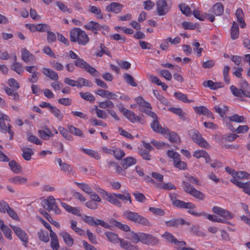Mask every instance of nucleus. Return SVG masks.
<instances>
[{"label": "nucleus", "instance_id": "11", "mask_svg": "<svg viewBox=\"0 0 250 250\" xmlns=\"http://www.w3.org/2000/svg\"><path fill=\"white\" fill-rule=\"evenodd\" d=\"M232 122L240 123H246V121L244 116H240L237 114H234L233 115L228 117V119L226 121V122L228 125V128L230 130H233V127L232 125Z\"/></svg>", "mask_w": 250, "mask_h": 250}, {"label": "nucleus", "instance_id": "27", "mask_svg": "<svg viewBox=\"0 0 250 250\" xmlns=\"http://www.w3.org/2000/svg\"><path fill=\"white\" fill-rule=\"evenodd\" d=\"M203 85L206 87H209L212 90H216L223 87L222 83H214L211 80L204 81L203 83Z\"/></svg>", "mask_w": 250, "mask_h": 250}, {"label": "nucleus", "instance_id": "1", "mask_svg": "<svg viewBox=\"0 0 250 250\" xmlns=\"http://www.w3.org/2000/svg\"><path fill=\"white\" fill-rule=\"evenodd\" d=\"M186 177L189 182L186 181H183L182 182V187L184 191L195 198L201 200H204L205 197V194L202 192L196 189L190 184V183H192L196 185H200V184L199 180L197 178L192 176L189 175Z\"/></svg>", "mask_w": 250, "mask_h": 250}, {"label": "nucleus", "instance_id": "28", "mask_svg": "<svg viewBox=\"0 0 250 250\" xmlns=\"http://www.w3.org/2000/svg\"><path fill=\"white\" fill-rule=\"evenodd\" d=\"M38 134L41 139L44 140H48L50 137H53V134L51 131L47 127L45 128L44 130H39Z\"/></svg>", "mask_w": 250, "mask_h": 250}, {"label": "nucleus", "instance_id": "58", "mask_svg": "<svg viewBox=\"0 0 250 250\" xmlns=\"http://www.w3.org/2000/svg\"><path fill=\"white\" fill-rule=\"evenodd\" d=\"M84 70H86L87 72H88L90 75H92L93 76H99V72L95 68L90 65L88 63H87V65H86Z\"/></svg>", "mask_w": 250, "mask_h": 250}, {"label": "nucleus", "instance_id": "64", "mask_svg": "<svg viewBox=\"0 0 250 250\" xmlns=\"http://www.w3.org/2000/svg\"><path fill=\"white\" fill-rule=\"evenodd\" d=\"M150 144L155 146L157 149H161L168 146V145L163 142L157 141L152 139L150 141Z\"/></svg>", "mask_w": 250, "mask_h": 250}, {"label": "nucleus", "instance_id": "16", "mask_svg": "<svg viewBox=\"0 0 250 250\" xmlns=\"http://www.w3.org/2000/svg\"><path fill=\"white\" fill-rule=\"evenodd\" d=\"M150 126L153 130L157 133L165 134H167L168 131V129L167 128L162 127L158 121V119L153 120L152 122L150 124Z\"/></svg>", "mask_w": 250, "mask_h": 250}, {"label": "nucleus", "instance_id": "42", "mask_svg": "<svg viewBox=\"0 0 250 250\" xmlns=\"http://www.w3.org/2000/svg\"><path fill=\"white\" fill-rule=\"evenodd\" d=\"M68 129L69 130V131L72 134L81 137H84V136L83 135V132L79 128L75 127V126L73 125H69L68 126Z\"/></svg>", "mask_w": 250, "mask_h": 250}, {"label": "nucleus", "instance_id": "55", "mask_svg": "<svg viewBox=\"0 0 250 250\" xmlns=\"http://www.w3.org/2000/svg\"><path fill=\"white\" fill-rule=\"evenodd\" d=\"M38 235L39 239L44 242H48L49 240L48 233L47 231L40 230L38 232Z\"/></svg>", "mask_w": 250, "mask_h": 250}, {"label": "nucleus", "instance_id": "37", "mask_svg": "<svg viewBox=\"0 0 250 250\" xmlns=\"http://www.w3.org/2000/svg\"><path fill=\"white\" fill-rule=\"evenodd\" d=\"M50 111L56 117L59 121H62L63 118V115L61 110L57 107L53 106L50 109Z\"/></svg>", "mask_w": 250, "mask_h": 250}, {"label": "nucleus", "instance_id": "46", "mask_svg": "<svg viewBox=\"0 0 250 250\" xmlns=\"http://www.w3.org/2000/svg\"><path fill=\"white\" fill-rule=\"evenodd\" d=\"M179 8L182 13L186 16H188L191 14V11L188 5L183 3L179 5Z\"/></svg>", "mask_w": 250, "mask_h": 250}, {"label": "nucleus", "instance_id": "4", "mask_svg": "<svg viewBox=\"0 0 250 250\" xmlns=\"http://www.w3.org/2000/svg\"><path fill=\"white\" fill-rule=\"evenodd\" d=\"M123 216L125 219L135 223L147 227L151 226V224L147 218L139 215L137 212L126 210L124 212Z\"/></svg>", "mask_w": 250, "mask_h": 250}, {"label": "nucleus", "instance_id": "54", "mask_svg": "<svg viewBox=\"0 0 250 250\" xmlns=\"http://www.w3.org/2000/svg\"><path fill=\"white\" fill-rule=\"evenodd\" d=\"M12 69L16 72L18 74L21 75L23 72V66L21 63L15 62L12 65Z\"/></svg>", "mask_w": 250, "mask_h": 250}, {"label": "nucleus", "instance_id": "13", "mask_svg": "<svg viewBox=\"0 0 250 250\" xmlns=\"http://www.w3.org/2000/svg\"><path fill=\"white\" fill-rule=\"evenodd\" d=\"M230 181L238 188H243V191L250 196V181L243 183L235 178L231 179Z\"/></svg>", "mask_w": 250, "mask_h": 250}, {"label": "nucleus", "instance_id": "21", "mask_svg": "<svg viewBox=\"0 0 250 250\" xmlns=\"http://www.w3.org/2000/svg\"><path fill=\"white\" fill-rule=\"evenodd\" d=\"M166 224L167 227H177L179 225H190V223L185 221L182 218L172 219L166 222Z\"/></svg>", "mask_w": 250, "mask_h": 250}, {"label": "nucleus", "instance_id": "44", "mask_svg": "<svg viewBox=\"0 0 250 250\" xmlns=\"http://www.w3.org/2000/svg\"><path fill=\"white\" fill-rule=\"evenodd\" d=\"M167 133H168V139L171 142L177 143L180 142V137L175 132L173 131L169 132L168 131Z\"/></svg>", "mask_w": 250, "mask_h": 250}, {"label": "nucleus", "instance_id": "8", "mask_svg": "<svg viewBox=\"0 0 250 250\" xmlns=\"http://www.w3.org/2000/svg\"><path fill=\"white\" fill-rule=\"evenodd\" d=\"M140 242L147 245H155L158 244L159 239L151 234L141 232Z\"/></svg>", "mask_w": 250, "mask_h": 250}, {"label": "nucleus", "instance_id": "60", "mask_svg": "<svg viewBox=\"0 0 250 250\" xmlns=\"http://www.w3.org/2000/svg\"><path fill=\"white\" fill-rule=\"evenodd\" d=\"M249 127L247 125H239L238 127L235 129L233 127V130H231L232 132H235L237 133H245L249 131Z\"/></svg>", "mask_w": 250, "mask_h": 250}, {"label": "nucleus", "instance_id": "50", "mask_svg": "<svg viewBox=\"0 0 250 250\" xmlns=\"http://www.w3.org/2000/svg\"><path fill=\"white\" fill-rule=\"evenodd\" d=\"M59 131L62 135V136L66 140L72 141L73 140L72 136L68 132L66 129L63 127L60 126L58 128Z\"/></svg>", "mask_w": 250, "mask_h": 250}, {"label": "nucleus", "instance_id": "14", "mask_svg": "<svg viewBox=\"0 0 250 250\" xmlns=\"http://www.w3.org/2000/svg\"><path fill=\"white\" fill-rule=\"evenodd\" d=\"M10 226L19 239L24 243L23 245L25 246L28 242L26 233L19 227L11 225Z\"/></svg>", "mask_w": 250, "mask_h": 250}, {"label": "nucleus", "instance_id": "48", "mask_svg": "<svg viewBox=\"0 0 250 250\" xmlns=\"http://www.w3.org/2000/svg\"><path fill=\"white\" fill-rule=\"evenodd\" d=\"M113 155L116 159L120 160L125 156V153L121 148H116L113 150Z\"/></svg>", "mask_w": 250, "mask_h": 250}, {"label": "nucleus", "instance_id": "15", "mask_svg": "<svg viewBox=\"0 0 250 250\" xmlns=\"http://www.w3.org/2000/svg\"><path fill=\"white\" fill-rule=\"evenodd\" d=\"M212 210L214 213L219 214L222 217L227 219H231L233 217V215L229 211L217 206H214L212 208Z\"/></svg>", "mask_w": 250, "mask_h": 250}, {"label": "nucleus", "instance_id": "57", "mask_svg": "<svg viewBox=\"0 0 250 250\" xmlns=\"http://www.w3.org/2000/svg\"><path fill=\"white\" fill-rule=\"evenodd\" d=\"M94 110H95L96 115L98 118L102 119H105L107 118V115L105 111L99 109L97 106H94Z\"/></svg>", "mask_w": 250, "mask_h": 250}, {"label": "nucleus", "instance_id": "24", "mask_svg": "<svg viewBox=\"0 0 250 250\" xmlns=\"http://www.w3.org/2000/svg\"><path fill=\"white\" fill-rule=\"evenodd\" d=\"M129 232L126 235V239L135 244L140 242L141 232L136 233L133 231Z\"/></svg>", "mask_w": 250, "mask_h": 250}, {"label": "nucleus", "instance_id": "22", "mask_svg": "<svg viewBox=\"0 0 250 250\" xmlns=\"http://www.w3.org/2000/svg\"><path fill=\"white\" fill-rule=\"evenodd\" d=\"M106 200L110 203L119 207H122V204L118 200L117 193L107 194Z\"/></svg>", "mask_w": 250, "mask_h": 250}, {"label": "nucleus", "instance_id": "49", "mask_svg": "<svg viewBox=\"0 0 250 250\" xmlns=\"http://www.w3.org/2000/svg\"><path fill=\"white\" fill-rule=\"evenodd\" d=\"M89 11L95 15H98L97 18L99 19H103L104 17L101 15V10L99 7L95 6H90Z\"/></svg>", "mask_w": 250, "mask_h": 250}, {"label": "nucleus", "instance_id": "53", "mask_svg": "<svg viewBox=\"0 0 250 250\" xmlns=\"http://www.w3.org/2000/svg\"><path fill=\"white\" fill-rule=\"evenodd\" d=\"M99 106L101 108L104 109L106 108H113L114 107V104L111 101L106 100L104 102H99Z\"/></svg>", "mask_w": 250, "mask_h": 250}, {"label": "nucleus", "instance_id": "32", "mask_svg": "<svg viewBox=\"0 0 250 250\" xmlns=\"http://www.w3.org/2000/svg\"><path fill=\"white\" fill-rule=\"evenodd\" d=\"M239 34L238 24L235 21L233 22L231 28V38L235 40L238 38Z\"/></svg>", "mask_w": 250, "mask_h": 250}, {"label": "nucleus", "instance_id": "39", "mask_svg": "<svg viewBox=\"0 0 250 250\" xmlns=\"http://www.w3.org/2000/svg\"><path fill=\"white\" fill-rule=\"evenodd\" d=\"M113 224L115 227H116L117 228H118V229H120L121 230H122L124 231H125V232L130 231V227L126 224H122L121 222H118V221H116V220L113 221Z\"/></svg>", "mask_w": 250, "mask_h": 250}, {"label": "nucleus", "instance_id": "18", "mask_svg": "<svg viewBox=\"0 0 250 250\" xmlns=\"http://www.w3.org/2000/svg\"><path fill=\"white\" fill-rule=\"evenodd\" d=\"M21 57L22 60L26 63H32L36 61V58L34 56L30 53L26 48L22 49Z\"/></svg>", "mask_w": 250, "mask_h": 250}, {"label": "nucleus", "instance_id": "6", "mask_svg": "<svg viewBox=\"0 0 250 250\" xmlns=\"http://www.w3.org/2000/svg\"><path fill=\"white\" fill-rule=\"evenodd\" d=\"M42 204L44 208L48 211L53 210L56 214L61 213V210L58 208L55 199L53 196H50L44 199L42 202Z\"/></svg>", "mask_w": 250, "mask_h": 250}, {"label": "nucleus", "instance_id": "26", "mask_svg": "<svg viewBox=\"0 0 250 250\" xmlns=\"http://www.w3.org/2000/svg\"><path fill=\"white\" fill-rule=\"evenodd\" d=\"M211 12L216 16H221L224 13V6L221 2H217L213 5Z\"/></svg>", "mask_w": 250, "mask_h": 250}, {"label": "nucleus", "instance_id": "30", "mask_svg": "<svg viewBox=\"0 0 250 250\" xmlns=\"http://www.w3.org/2000/svg\"><path fill=\"white\" fill-rule=\"evenodd\" d=\"M0 226L2 231L3 232L4 236L8 239H12V231L11 229L6 226H5L3 222L0 219Z\"/></svg>", "mask_w": 250, "mask_h": 250}, {"label": "nucleus", "instance_id": "9", "mask_svg": "<svg viewBox=\"0 0 250 250\" xmlns=\"http://www.w3.org/2000/svg\"><path fill=\"white\" fill-rule=\"evenodd\" d=\"M172 205L178 208L186 209H194L196 206L191 202H185L183 201L176 199L172 196H170Z\"/></svg>", "mask_w": 250, "mask_h": 250}, {"label": "nucleus", "instance_id": "7", "mask_svg": "<svg viewBox=\"0 0 250 250\" xmlns=\"http://www.w3.org/2000/svg\"><path fill=\"white\" fill-rule=\"evenodd\" d=\"M4 121L10 122V118L0 112V131L4 133L8 132L10 135V139H12L14 133L11 130V125L9 124H7V125H6Z\"/></svg>", "mask_w": 250, "mask_h": 250}, {"label": "nucleus", "instance_id": "45", "mask_svg": "<svg viewBox=\"0 0 250 250\" xmlns=\"http://www.w3.org/2000/svg\"><path fill=\"white\" fill-rule=\"evenodd\" d=\"M9 181L11 183H13L17 185H19L26 183L27 179L24 177L16 176L10 179Z\"/></svg>", "mask_w": 250, "mask_h": 250}, {"label": "nucleus", "instance_id": "52", "mask_svg": "<svg viewBox=\"0 0 250 250\" xmlns=\"http://www.w3.org/2000/svg\"><path fill=\"white\" fill-rule=\"evenodd\" d=\"M161 237L170 243H173L176 239L171 233L167 231L162 234Z\"/></svg>", "mask_w": 250, "mask_h": 250}, {"label": "nucleus", "instance_id": "47", "mask_svg": "<svg viewBox=\"0 0 250 250\" xmlns=\"http://www.w3.org/2000/svg\"><path fill=\"white\" fill-rule=\"evenodd\" d=\"M124 78L125 82L131 86L135 87L137 85L134 81V78L131 75L125 73L124 74Z\"/></svg>", "mask_w": 250, "mask_h": 250}, {"label": "nucleus", "instance_id": "51", "mask_svg": "<svg viewBox=\"0 0 250 250\" xmlns=\"http://www.w3.org/2000/svg\"><path fill=\"white\" fill-rule=\"evenodd\" d=\"M174 96L179 101H182L184 103H191L192 101L189 100L186 95L181 92H175L174 93Z\"/></svg>", "mask_w": 250, "mask_h": 250}, {"label": "nucleus", "instance_id": "20", "mask_svg": "<svg viewBox=\"0 0 250 250\" xmlns=\"http://www.w3.org/2000/svg\"><path fill=\"white\" fill-rule=\"evenodd\" d=\"M123 5L119 3L113 2L106 6L105 9L108 12L119 13L122 10Z\"/></svg>", "mask_w": 250, "mask_h": 250}, {"label": "nucleus", "instance_id": "40", "mask_svg": "<svg viewBox=\"0 0 250 250\" xmlns=\"http://www.w3.org/2000/svg\"><path fill=\"white\" fill-rule=\"evenodd\" d=\"M124 194L117 193L118 199L122 200L123 202L125 203L126 201H128L129 204L132 203L131 196L129 193L127 191H125Z\"/></svg>", "mask_w": 250, "mask_h": 250}, {"label": "nucleus", "instance_id": "12", "mask_svg": "<svg viewBox=\"0 0 250 250\" xmlns=\"http://www.w3.org/2000/svg\"><path fill=\"white\" fill-rule=\"evenodd\" d=\"M84 28L91 31H98L104 29L105 31L108 32L109 28L106 25H101L98 22L90 21L84 25Z\"/></svg>", "mask_w": 250, "mask_h": 250}, {"label": "nucleus", "instance_id": "31", "mask_svg": "<svg viewBox=\"0 0 250 250\" xmlns=\"http://www.w3.org/2000/svg\"><path fill=\"white\" fill-rule=\"evenodd\" d=\"M136 160L132 157H128L124 159L122 162V165L125 169L135 165L136 163Z\"/></svg>", "mask_w": 250, "mask_h": 250}, {"label": "nucleus", "instance_id": "10", "mask_svg": "<svg viewBox=\"0 0 250 250\" xmlns=\"http://www.w3.org/2000/svg\"><path fill=\"white\" fill-rule=\"evenodd\" d=\"M157 11L159 16L167 14L169 11L168 6L166 0H158L156 2Z\"/></svg>", "mask_w": 250, "mask_h": 250}, {"label": "nucleus", "instance_id": "2", "mask_svg": "<svg viewBox=\"0 0 250 250\" xmlns=\"http://www.w3.org/2000/svg\"><path fill=\"white\" fill-rule=\"evenodd\" d=\"M71 42H77L79 44L86 45L89 42V38L85 31L79 28H74L69 32Z\"/></svg>", "mask_w": 250, "mask_h": 250}, {"label": "nucleus", "instance_id": "61", "mask_svg": "<svg viewBox=\"0 0 250 250\" xmlns=\"http://www.w3.org/2000/svg\"><path fill=\"white\" fill-rule=\"evenodd\" d=\"M88 63H87L83 59L79 58L78 60H75L74 62V64L76 66L83 68L84 69V68L86 67V65H87Z\"/></svg>", "mask_w": 250, "mask_h": 250}, {"label": "nucleus", "instance_id": "36", "mask_svg": "<svg viewBox=\"0 0 250 250\" xmlns=\"http://www.w3.org/2000/svg\"><path fill=\"white\" fill-rule=\"evenodd\" d=\"M9 166L12 171L15 173H19L21 171V167L15 161L12 160L9 162Z\"/></svg>", "mask_w": 250, "mask_h": 250}, {"label": "nucleus", "instance_id": "33", "mask_svg": "<svg viewBox=\"0 0 250 250\" xmlns=\"http://www.w3.org/2000/svg\"><path fill=\"white\" fill-rule=\"evenodd\" d=\"M22 156L24 160L29 161L31 159V156L34 154L33 150L29 147L22 148Z\"/></svg>", "mask_w": 250, "mask_h": 250}, {"label": "nucleus", "instance_id": "19", "mask_svg": "<svg viewBox=\"0 0 250 250\" xmlns=\"http://www.w3.org/2000/svg\"><path fill=\"white\" fill-rule=\"evenodd\" d=\"M42 72L44 75L52 81H58L59 80V76L57 73L51 69L47 67H43Z\"/></svg>", "mask_w": 250, "mask_h": 250}, {"label": "nucleus", "instance_id": "41", "mask_svg": "<svg viewBox=\"0 0 250 250\" xmlns=\"http://www.w3.org/2000/svg\"><path fill=\"white\" fill-rule=\"evenodd\" d=\"M40 212L52 225H54L58 228H59L60 227V224L58 222L54 221L53 218L51 217V216L46 211L42 210H41Z\"/></svg>", "mask_w": 250, "mask_h": 250}, {"label": "nucleus", "instance_id": "59", "mask_svg": "<svg viewBox=\"0 0 250 250\" xmlns=\"http://www.w3.org/2000/svg\"><path fill=\"white\" fill-rule=\"evenodd\" d=\"M56 5L60 10L63 12H67L69 14L72 13V10L68 8L66 5L61 1H57L56 2Z\"/></svg>", "mask_w": 250, "mask_h": 250}, {"label": "nucleus", "instance_id": "63", "mask_svg": "<svg viewBox=\"0 0 250 250\" xmlns=\"http://www.w3.org/2000/svg\"><path fill=\"white\" fill-rule=\"evenodd\" d=\"M214 109L216 112L219 113L222 118H224L226 112L228 110V107L227 106H223L220 107L218 106L214 107Z\"/></svg>", "mask_w": 250, "mask_h": 250}, {"label": "nucleus", "instance_id": "23", "mask_svg": "<svg viewBox=\"0 0 250 250\" xmlns=\"http://www.w3.org/2000/svg\"><path fill=\"white\" fill-rule=\"evenodd\" d=\"M120 247L126 250H139L138 246L132 244L130 242L125 240L124 239H120L119 242Z\"/></svg>", "mask_w": 250, "mask_h": 250}, {"label": "nucleus", "instance_id": "3", "mask_svg": "<svg viewBox=\"0 0 250 250\" xmlns=\"http://www.w3.org/2000/svg\"><path fill=\"white\" fill-rule=\"evenodd\" d=\"M230 89L232 94L240 98H250V85L246 81L240 84V88H238L234 85H231Z\"/></svg>", "mask_w": 250, "mask_h": 250}, {"label": "nucleus", "instance_id": "29", "mask_svg": "<svg viewBox=\"0 0 250 250\" xmlns=\"http://www.w3.org/2000/svg\"><path fill=\"white\" fill-rule=\"evenodd\" d=\"M105 235L108 240L113 244L118 243L121 239L119 238L117 234L110 231L105 232Z\"/></svg>", "mask_w": 250, "mask_h": 250}, {"label": "nucleus", "instance_id": "43", "mask_svg": "<svg viewBox=\"0 0 250 250\" xmlns=\"http://www.w3.org/2000/svg\"><path fill=\"white\" fill-rule=\"evenodd\" d=\"M5 91L6 93L9 96H11L13 100L18 101L20 99L18 93L14 90L8 87H6L5 88Z\"/></svg>", "mask_w": 250, "mask_h": 250}, {"label": "nucleus", "instance_id": "34", "mask_svg": "<svg viewBox=\"0 0 250 250\" xmlns=\"http://www.w3.org/2000/svg\"><path fill=\"white\" fill-rule=\"evenodd\" d=\"M127 113L126 114H125V116L131 122L135 123L137 122H140L141 119L136 115V114L130 110H129L127 112Z\"/></svg>", "mask_w": 250, "mask_h": 250}, {"label": "nucleus", "instance_id": "62", "mask_svg": "<svg viewBox=\"0 0 250 250\" xmlns=\"http://www.w3.org/2000/svg\"><path fill=\"white\" fill-rule=\"evenodd\" d=\"M77 222L76 221L72 220L71 222V229L75 231L76 233H78L79 235H82L84 234V231L81 228L77 227Z\"/></svg>", "mask_w": 250, "mask_h": 250}, {"label": "nucleus", "instance_id": "17", "mask_svg": "<svg viewBox=\"0 0 250 250\" xmlns=\"http://www.w3.org/2000/svg\"><path fill=\"white\" fill-rule=\"evenodd\" d=\"M56 161L61 167L62 171L63 172H68L69 174L74 176L75 174V171L73 169L71 166L64 162H62L61 158H57Z\"/></svg>", "mask_w": 250, "mask_h": 250}, {"label": "nucleus", "instance_id": "56", "mask_svg": "<svg viewBox=\"0 0 250 250\" xmlns=\"http://www.w3.org/2000/svg\"><path fill=\"white\" fill-rule=\"evenodd\" d=\"M173 243L175 245L174 248L177 250H186L187 248L185 247L186 243L184 241H178L176 239Z\"/></svg>", "mask_w": 250, "mask_h": 250}, {"label": "nucleus", "instance_id": "5", "mask_svg": "<svg viewBox=\"0 0 250 250\" xmlns=\"http://www.w3.org/2000/svg\"><path fill=\"white\" fill-rule=\"evenodd\" d=\"M188 135L191 140L201 147L206 148L210 147L209 144L204 139L200 132L195 129L189 130Z\"/></svg>", "mask_w": 250, "mask_h": 250}, {"label": "nucleus", "instance_id": "38", "mask_svg": "<svg viewBox=\"0 0 250 250\" xmlns=\"http://www.w3.org/2000/svg\"><path fill=\"white\" fill-rule=\"evenodd\" d=\"M81 97L85 101H89L90 103H93L95 101L94 96L90 92H80Z\"/></svg>", "mask_w": 250, "mask_h": 250}, {"label": "nucleus", "instance_id": "35", "mask_svg": "<svg viewBox=\"0 0 250 250\" xmlns=\"http://www.w3.org/2000/svg\"><path fill=\"white\" fill-rule=\"evenodd\" d=\"M74 183L85 193L89 194L92 193V188L88 185L83 183H78L77 182H75Z\"/></svg>", "mask_w": 250, "mask_h": 250}, {"label": "nucleus", "instance_id": "25", "mask_svg": "<svg viewBox=\"0 0 250 250\" xmlns=\"http://www.w3.org/2000/svg\"><path fill=\"white\" fill-rule=\"evenodd\" d=\"M60 235L62 237L64 242L68 247H71L74 244L73 238L66 231H62L60 233Z\"/></svg>", "mask_w": 250, "mask_h": 250}]
</instances>
